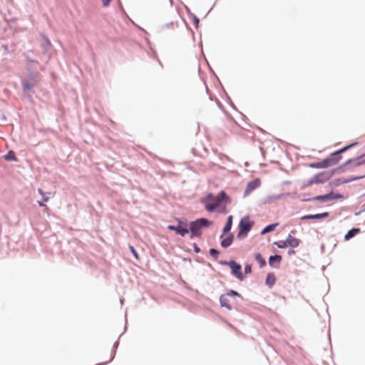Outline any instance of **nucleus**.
I'll return each instance as SVG.
<instances>
[{
  "label": "nucleus",
  "instance_id": "obj_1",
  "mask_svg": "<svg viewBox=\"0 0 365 365\" xmlns=\"http://www.w3.org/2000/svg\"><path fill=\"white\" fill-rule=\"evenodd\" d=\"M222 200L230 201L229 197H227L224 191H221L217 196L210 193L202 202L204 203L205 209L208 212H212L220 206Z\"/></svg>",
  "mask_w": 365,
  "mask_h": 365
},
{
  "label": "nucleus",
  "instance_id": "obj_2",
  "mask_svg": "<svg viewBox=\"0 0 365 365\" xmlns=\"http://www.w3.org/2000/svg\"><path fill=\"white\" fill-rule=\"evenodd\" d=\"M356 143L351 144L347 145L338 151L334 152L331 155V156L323 161L318 163L317 164H313L312 166L313 168H327L334 165H336L339 163L341 159L340 154L347 150L349 148L354 145Z\"/></svg>",
  "mask_w": 365,
  "mask_h": 365
},
{
  "label": "nucleus",
  "instance_id": "obj_3",
  "mask_svg": "<svg viewBox=\"0 0 365 365\" xmlns=\"http://www.w3.org/2000/svg\"><path fill=\"white\" fill-rule=\"evenodd\" d=\"M212 224L211 222L208 221L205 218H200L196 221L191 222L190 223V230L191 232V237H200L201 228L202 227H207Z\"/></svg>",
  "mask_w": 365,
  "mask_h": 365
},
{
  "label": "nucleus",
  "instance_id": "obj_4",
  "mask_svg": "<svg viewBox=\"0 0 365 365\" xmlns=\"http://www.w3.org/2000/svg\"><path fill=\"white\" fill-rule=\"evenodd\" d=\"M253 225L254 222L251 221L248 216L242 218L239 224V232L237 237H246L247 233L251 230Z\"/></svg>",
  "mask_w": 365,
  "mask_h": 365
},
{
  "label": "nucleus",
  "instance_id": "obj_5",
  "mask_svg": "<svg viewBox=\"0 0 365 365\" xmlns=\"http://www.w3.org/2000/svg\"><path fill=\"white\" fill-rule=\"evenodd\" d=\"M222 264H226L230 267L231 269L232 274L240 280H243L244 277L242 273V267L241 265L237 264L235 261L231 260L230 262H223Z\"/></svg>",
  "mask_w": 365,
  "mask_h": 365
},
{
  "label": "nucleus",
  "instance_id": "obj_6",
  "mask_svg": "<svg viewBox=\"0 0 365 365\" xmlns=\"http://www.w3.org/2000/svg\"><path fill=\"white\" fill-rule=\"evenodd\" d=\"M279 248H285L287 247H297L299 245V240L289 235L287 240L280 241L279 242H274Z\"/></svg>",
  "mask_w": 365,
  "mask_h": 365
},
{
  "label": "nucleus",
  "instance_id": "obj_7",
  "mask_svg": "<svg viewBox=\"0 0 365 365\" xmlns=\"http://www.w3.org/2000/svg\"><path fill=\"white\" fill-rule=\"evenodd\" d=\"M168 229L170 230L175 231L177 234L184 237L186 234L189 232V230L187 227L186 224L178 220V226L174 225H168Z\"/></svg>",
  "mask_w": 365,
  "mask_h": 365
},
{
  "label": "nucleus",
  "instance_id": "obj_8",
  "mask_svg": "<svg viewBox=\"0 0 365 365\" xmlns=\"http://www.w3.org/2000/svg\"><path fill=\"white\" fill-rule=\"evenodd\" d=\"M220 237L222 239L221 245L225 248L231 245L234 238L232 234L229 232H224Z\"/></svg>",
  "mask_w": 365,
  "mask_h": 365
},
{
  "label": "nucleus",
  "instance_id": "obj_9",
  "mask_svg": "<svg viewBox=\"0 0 365 365\" xmlns=\"http://www.w3.org/2000/svg\"><path fill=\"white\" fill-rule=\"evenodd\" d=\"M259 185H260V180H259V179H256L255 180H252V181L250 182L247 184L246 190L245 191V195H249L251 192H252L254 190H255Z\"/></svg>",
  "mask_w": 365,
  "mask_h": 365
},
{
  "label": "nucleus",
  "instance_id": "obj_10",
  "mask_svg": "<svg viewBox=\"0 0 365 365\" xmlns=\"http://www.w3.org/2000/svg\"><path fill=\"white\" fill-rule=\"evenodd\" d=\"M328 216H329V212H325L319 213V214L304 215L301 217V220H317V219L325 218V217H327Z\"/></svg>",
  "mask_w": 365,
  "mask_h": 365
},
{
  "label": "nucleus",
  "instance_id": "obj_11",
  "mask_svg": "<svg viewBox=\"0 0 365 365\" xmlns=\"http://www.w3.org/2000/svg\"><path fill=\"white\" fill-rule=\"evenodd\" d=\"M228 295H225V294H223L220 297V304L222 307H226L227 309H231L232 307L229 303V299H228Z\"/></svg>",
  "mask_w": 365,
  "mask_h": 365
},
{
  "label": "nucleus",
  "instance_id": "obj_12",
  "mask_svg": "<svg viewBox=\"0 0 365 365\" xmlns=\"http://www.w3.org/2000/svg\"><path fill=\"white\" fill-rule=\"evenodd\" d=\"M359 232H360V229H359V228H353V229L350 230L347 232V234L344 236V240L346 241H348L350 239H351L352 237H354L355 235L359 234Z\"/></svg>",
  "mask_w": 365,
  "mask_h": 365
},
{
  "label": "nucleus",
  "instance_id": "obj_13",
  "mask_svg": "<svg viewBox=\"0 0 365 365\" xmlns=\"http://www.w3.org/2000/svg\"><path fill=\"white\" fill-rule=\"evenodd\" d=\"M365 163V159L364 160H362V157L359 158H356V159H354V160H349V161L346 162V165L348 164H351L353 165L354 166H359L362 164Z\"/></svg>",
  "mask_w": 365,
  "mask_h": 365
},
{
  "label": "nucleus",
  "instance_id": "obj_14",
  "mask_svg": "<svg viewBox=\"0 0 365 365\" xmlns=\"http://www.w3.org/2000/svg\"><path fill=\"white\" fill-rule=\"evenodd\" d=\"M232 225V216L230 215L227 217V223H226V225L224 227L223 232L225 233V232H229L230 230H231Z\"/></svg>",
  "mask_w": 365,
  "mask_h": 365
},
{
  "label": "nucleus",
  "instance_id": "obj_15",
  "mask_svg": "<svg viewBox=\"0 0 365 365\" xmlns=\"http://www.w3.org/2000/svg\"><path fill=\"white\" fill-rule=\"evenodd\" d=\"M276 282V278L274 274L269 273L267 274L266 278V284L269 287H272Z\"/></svg>",
  "mask_w": 365,
  "mask_h": 365
},
{
  "label": "nucleus",
  "instance_id": "obj_16",
  "mask_svg": "<svg viewBox=\"0 0 365 365\" xmlns=\"http://www.w3.org/2000/svg\"><path fill=\"white\" fill-rule=\"evenodd\" d=\"M334 197H332V194L330 193V194H327V195H318V196L315 197L314 199L316 200H319V201H327V200H331Z\"/></svg>",
  "mask_w": 365,
  "mask_h": 365
},
{
  "label": "nucleus",
  "instance_id": "obj_17",
  "mask_svg": "<svg viewBox=\"0 0 365 365\" xmlns=\"http://www.w3.org/2000/svg\"><path fill=\"white\" fill-rule=\"evenodd\" d=\"M277 225H278L277 223H274V224L267 225L262 230L261 234L264 235L266 233L273 231Z\"/></svg>",
  "mask_w": 365,
  "mask_h": 365
},
{
  "label": "nucleus",
  "instance_id": "obj_18",
  "mask_svg": "<svg viewBox=\"0 0 365 365\" xmlns=\"http://www.w3.org/2000/svg\"><path fill=\"white\" fill-rule=\"evenodd\" d=\"M281 260L282 257L280 255L271 256L269 259V264L270 266H274V262L279 263Z\"/></svg>",
  "mask_w": 365,
  "mask_h": 365
},
{
  "label": "nucleus",
  "instance_id": "obj_19",
  "mask_svg": "<svg viewBox=\"0 0 365 365\" xmlns=\"http://www.w3.org/2000/svg\"><path fill=\"white\" fill-rule=\"evenodd\" d=\"M255 259L259 263V266L261 267L266 264L265 260L259 253L255 255Z\"/></svg>",
  "mask_w": 365,
  "mask_h": 365
},
{
  "label": "nucleus",
  "instance_id": "obj_20",
  "mask_svg": "<svg viewBox=\"0 0 365 365\" xmlns=\"http://www.w3.org/2000/svg\"><path fill=\"white\" fill-rule=\"evenodd\" d=\"M22 86H23L24 90H26V91H29V90L32 89V88H33L32 85L28 81H24L22 83Z\"/></svg>",
  "mask_w": 365,
  "mask_h": 365
},
{
  "label": "nucleus",
  "instance_id": "obj_21",
  "mask_svg": "<svg viewBox=\"0 0 365 365\" xmlns=\"http://www.w3.org/2000/svg\"><path fill=\"white\" fill-rule=\"evenodd\" d=\"M129 249H130V252H132V254L133 255V256L135 257V258L136 259H139V258H140L139 255H138V252H136V250H135V248L133 247V246L130 245Z\"/></svg>",
  "mask_w": 365,
  "mask_h": 365
},
{
  "label": "nucleus",
  "instance_id": "obj_22",
  "mask_svg": "<svg viewBox=\"0 0 365 365\" xmlns=\"http://www.w3.org/2000/svg\"><path fill=\"white\" fill-rule=\"evenodd\" d=\"M210 254L211 256L217 258V255H219V252L217 250L212 248L210 250Z\"/></svg>",
  "mask_w": 365,
  "mask_h": 365
},
{
  "label": "nucleus",
  "instance_id": "obj_23",
  "mask_svg": "<svg viewBox=\"0 0 365 365\" xmlns=\"http://www.w3.org/2000/svg\"><path fill=\"white\" fill-rule=\"evenodd\" d=\"M252 272V267L250 264H247L245 267V272L246 274H250Z\"/></svg>",
  "mask_w": 365,
  "mask_h": 365
},
{
  "label": "nucleus",
  "instance_id": "obj_24",
  "mask_svg": "<svg viewBox=\"0 0 365 365\" xmlns=\"http://www.w3.org/2000/svg\"><path fill=\"white\" fill-rule=\"evenodd\" d=\"M364 176H365V175H362V176H359V177H355V178H351V179H350V180H344V182H345V183H346V182H351V181H352V180H358V179H360V178H363V177H364Z\"/></svg>",
  "mask_w": 365,
  "mask_h": 365
},
{
  "label": "nucleus",
  "instance_id": "obj_25",
  "mask_svg": "<svg viewBox=\"0 0 365 365\" xmlns=\"http://www.w3.org/2000/svg\"><path fill=\"white\" fill-rule=\"evenodd\" d=\"M110 1L111 0H102L103 6L106 7L109 6Z\"/></svg>",
  "mask_w": 365,
  "mask_h": 365
},
{
  "label": "nucleus",
  "instance_id": "obj_26",
  "mask_svg": "<svg viewBox=\"0 0 365 365\" xmlns=\"http://www.w3.org/2000/svg\"><path fill=\"white\" fill-rule=\"evenodd\" d=\"M38 204L39 206L43 207L46 205H45L43 202H42L41 201H38Z\"/></svg>",
  "mask_w": 365,
  "mask_h": 365
},
{
  "label": "nucleus",
  "instance_id": "obj_27",
  "mask_svg": "<svg viewBox=\"0 0 365 365\" xmlns=\"http://www.w3.org/2000/svg\"><path fill=\"white\" fill-rule=\"evenodd\" d=\"M38 192L40 195H41L42 196H43L45 195V193L43 192V191L41 190V189H38Z\"/></svg>",
  "mask_w": 365,
  "mask_h": 365
},
{
  "label": "nucleus",
  "instance_id": "obj_28",
  "mask_svg": "<svg viewBox=\"0 0 365 365\" xmlns=\"http://www.w3.org/2000/svg\"><path fill=\"white\" fill-rule=\"evenodd\" d=\"M43 200L44 202H48L49 198L46 196H45V195L43 196Z\"/></svg>",
  "mask_w": 365,
  "mask_h": 365
},
{
  "label": "nucleus",
  "instance_id": "obj_29",
  "mask_svg": "<svg viewBox=\"0 0 365 365\" xmlns=\"http://www.w3.org/2000/svg\"><path fill=\"white\" fill-rule=\"evenodd\" d=\"M230 294H232V295H238L237 292H235V291H233V290L230 291Z\"/></svg>",
  "mask_w": 365,
  "mask_h": 365
},
{
  "label": "nucleus",
  "instance_id": "obj_30",
  "mask_svg": "<svg viewBox=\"0 0 365 365\" xmlns=\"http://www.w3.org/2000/svg\"><path fill=\"white\" fill-rule=\"evenodd\" d=\"M44 210H45V212H48L49 208L48 207V206H47V205H46V206L44 207Z\"/></svg>",
  "mask_w": 365,
  "mask_h": 365
},
{
  "label": "nucleus",
  "instance_id": "obj_31",
  "mask_svg": "<svg viewBox=\"0 0 365 365\" xmlns=\"http://www.w3.org/2000/svg\"><path fill=\"white\" fill-rule=\"evenodd\" d=\"M195 251L196 252H198L200 251V249H199L198 247H195Z\"/></svg>",
  "mask_w": 365,
  "mask_h": 365
}]
</instances>
